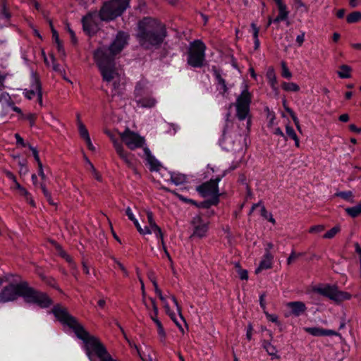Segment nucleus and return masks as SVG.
Instances as JSON below:
<instances>
[{
	"label": "nucleus",
	"instance_id": "1",
	"mask_svg": "<svg viewBox=\"0 0 361 361\" xmlns=\"http://www.w3.org/2000/svg\"><path fill=\"white\" fill-rule=\"evenodd\" d=\"M52 313L62 324L71 329L76 336L84 342L90 361H119L112 357L99 338L90 335L78 319L68 312L67 308L56 305L53 307Z\"/></svg>",
	"mask_w": 361,
	"mask_h": 361
},
{
	"label": "nucleus",
	"instance_id": "2",
	"mask_svg": "<svg viewBox=\"0 0 361 361\" xmlns=\"http://www.w3.org/2000/svg\"><path fill=\"white\" fill-rule=\"evenodd\" d=\"M18 297H22L27 303L35 304L41 308L49 307L53 303L46 293L30 286L27 281L4 287L0 292V302L13 301Z\"/></svg>",
	"mask_w": 361,
	"mask_h": 361
},
{
	"label": "nucleus",
	"instance_id": "3",
	"mask_svg": "<svg viewBox=\"0 0 361 361\" xmlns=\"http://www.w3.org/2000/svg\"><path fill=\"white\" fill-rule=\"evenodd\" d=\"M166 36L165 26L151 18H144L137 24L136 38L145 49L159 48Z\"/></svg>",
	"mask_w": 361,
	"mask_h": 361
},
{
	"label": "nucleus",
	"instance_id": "4",
	"mask_svg": "<svg viewBox=\"0 0 361 361\" xmlns=\"http://www.w3.org/2000/svg\"><path fill=\"white\" fill-rule=\"evenodd\" d=\"M107 51L104 47H98L94 51L93 59L100 71L102 80L108 83L114 82L115 92L112 96H114L119 92L118 87L120 75L116 68L115 59L112 56H108Z\"/></svg>",
	"mask_w": 361,
	"mask_h": 361
},
{
	"label": "nucleus",
	"instance_id": "5",
	"mask_svg": "<svg viewBox=\"0 0 361 361\" xmlns=\"http://www.w3.org/2000/svg\"><path fill=\"white\" fill-rule=\"evenodd\" d=\"M130 0H111L104 4L99 12L102 20H112L120 16L129 5Z\"/></svg>",
	"mask_w": 361,
	"mask_h": 361
},
{
	"label": "nucleus",
	"instance_id": "6",
	"mask_svg": "<svg viewBox=\"0 0 361 361\" xmlns=\"http://www.w3.org/2000/svg\"><path fill=\"white\" fill-rule=\"evenodd\" d=\"M206 46L201 40H195L190 44L187 63L192 68H202L205 61Z\"/></svg>",
	"mask_w": 361,
	"mask_h": 361
},
{
	"label": "nucleus",
	"instance_id": "7",
	"mask_svg": "<svg viewBox=\"0 0 361 361\" xmlns=\"http://www.w3.org/2000/svg\"><path fill=\"white\" fill-rule=\"evenodd\" d=\"M312 290L314 293L326 297L336 302H340L351 298V295L350 293L339 290L338 287L336 286H331L329 284L319 285L318 286L313 287Z\"/></svg>",
	"mask_w": 361,
	"mask_h": 361
},
{
	"label": "nucleus",
	"instance_id": "8",
	"mask_svg": "<svg viewBox=\"0 0 361 361\" xmlns=\"http://www.w3.org/2000/svg\"><path fill=\"white\" fill-rule=\"evenodd\" d=\"M251 102L252 94L247 88H245L237 97L235 104H229V109L234 105L236 109V117L240 121H243L249 116Z\"/></svg>",
	"mask_w": 361,
	"mask_h": 361
},
{
	"label": "nucleus",
	"instance_id": "9",
	"mask_svg": "<svg viewBox=\"0 0 361 361\" xmlns=\"http://www.w3.org/2000/svg\"><path fill=\"white\" fill-rule=\"evenodd\" d=\"M224 176V174L218 176L214 179H210L209 181L203 183L197 187V191L203 197L219 200L221 194L219 193L218 183Z\"/></svg>",
	"mask_w": 361,
	"mask_h": 361
},
{
	"label": "nucleus",
	"instance_id": "10",
	"mask_svg": "<svg viewBox=\"0 0 361 361\" xmlns=\"http://www.w3.org/2000/svg\"><path fill=\"white\" fill-rule=\"evenodd\" d=\"M122 141L131 150L141 148L145 145V139L138 133L126 128L120 134Z\"/></svg>",
	"mask_w": 361,
	"mask_h": 361
},
{
	"label": "nucleus",
	"instance_id": "11",
	"mask_svg": "<svg viewBox=\"0 0 361 361\" xmlns=\"http://www.w3.org/2000/svg\"><path fill=\"white\" fill-rule=\"evenodd\" d=\"M129 35L125 32L120 31L117 33L115 39L109 47H104L107 51L108 56H115L119 54L123 48L128 44Z\"/></svg>",
	"mask_w": 361,
	"mask_h": 361
},
{
	"label": "nucleus",
	"instance_id": "12",
	"mask_svg": "<svg viewBox=\"0 0 361 361\" xmlns=\"http://www.w3.org/2000/svg\"><path fill=\"white\" fill-rule=\"evenodd\" d=\"M190 223L193 228L190 238H202L206 236L209 229V222L208 221L204 220L200 214H197L192 219Z\"/></svg>",
	"mask_w": 361,
	"mask_h": 361
},
{
	"label": "nucleus",
	"instance_id": "13",
	"mask_svg": "<svg viewBox=\"0 0 361 361\" xmlns=\"http://www.w3.org/2000/svg\"><path fill=\"white\" fill-rule=\"evenodd\" d=\"M97 16V13H90L82 19L83 30L89 35L95 34L99 29L96 21Z\"/></svg>",
	"mask_w": 361,
	"mask_h": 361
},
{
	"label": "nucleus",
	"instance_id": "14",
	"mask_svg": "<svg viewBox=\"0 0 361 361\" xmlns=\"http://www.w3.org/2000/svg\"><path fill=\"white\" fill-rule=\"evenodd\" d=\"M116 152L126 166L135 171L134 155L126 151L122 144H116Z\"/></svg>",
	"mask_w": 361,
	"mask_h": 361
},
{
	"label": "nucleus",
	"instance_id": "15",
	"mask_svg": "<svg viewBox=\"0 0 361 361\" xmlns=\"http://www.w3.org/2000/svg\"><path fill=\"white\" fill-rule=\"evenodd\" d=\"M42 90V85L39 81V78L36 74H32V82L30 89H25L24 90V96L27 99H32L34 96L39 94V92Z\"/></svg>",
	"mask_w": 361,
	"mask_h": 361
},
{
	"label": "nucleus",
	"instance_id": "16",
	"mask_svg": "<svg viewBox=\"0 0 361 361\" xmlns=\"http://www.w3.org/2000/svg\"><path fill=\"white\" fill-rule=\"evenodd\" d=\"M286 306L290 310V314L295 317L302 315L307 310L305 304L302 301L289 302L287 303Z\"/></svg>",
	"mask_w": 361,
	"mask_h": 361
},
{
	"label": "nucleus",
	"instance_id": "17",
	"mask_svg": "<svg viewBox=\"0 0 361 361\" xmlns=\"http://www.w3.org/2000/svg\"><path fill=\"white\" fill-rule=\"evenodd\" d=\"M305 331L314 336H337L338 334L331 329H325L320 327H307Z\"/></svg>",
	"mask_w": 361,
	"mask_h": 361
},
{
	"label": "nucleus",
	"instance_id": "18",
	"mask_svg": "<svg viewBox=\"0 0 361 361\" xmlns=\"http://www.w3.org/2000/svg\"><path fill=\"white\" fill-rule=\"evenodd\" d=\"M11 15L7 8L6 1H0V28L8 26L10 24Z\"/></svg>",
	"mask_w": 361,
	"mask_h": 361
},
{
	"label": "nucleus",
	"instance_id": "19",
	"mask_svg": "<svg viewBox=\"0 0 361 361\" xmlns=\"http://www.w3.org/2000/svg\"><path fill=\"white\" fill-rule=\"evenodd\" d=\"M215 80L217 85L221 87L220 93L224 95L228 90L225 79L222 77L221 71L217 69L216 66H212V68Z\"/></svg>",
	"mask_w": 361,
	"mask_h": 361
},
{
	"label": "nucleus",
	"instance_id": "20",
	"mask_svg": "<svg viewBox=\"0 0 361 361\" xmlns=\"http://www.w3.org/2000/svg\"><path fill=\"white\" fill-rule=\"evenodd\" d=\"M274 256L271 253L264 254L259 267L256 269L255 273L259 274L264 269H269L272 267Z\"/></svg>",
	"mask_w": 361,
	"mask_h": 361
},
{
	"label": "nucleus",
	"instance_id": "21",
	"mask_svg": "<svg viewBox=\"0 0 361 361\" xmlns=\"http://www.w3.org/2000/svg\"><path fill=\"white\" fill-rule=\"evenodd\" d=\"M266 77L273 91L277 95L279 94V88L277 87L276 75L273 68H269L267 72Z\"/></svg>",
	"mask_w": 361,
	"mask_h": 361
},
{
	"label": "nucleus",
	"instance_id": "22",
	"mask_svg": "<svg viewBox=\"0 0 361 361\" xmlns=\"http://www.w3.org/2000/svg\"><path fill=\"white\" fill-rule=\"evenodd\" d=\"M144 154L146 157L147 163L150 165V171L158 170L160 166L159 162L152 154L150 150L147 147L143 149Z\"/></svg>",
	"mask_w": 361,
	"mask_h": 361
},
{
	"label": "nucleus",
	"instance_id": "23",
	"mask_svg": "<svg viewBox=\"0 0 361 361\" xmlns=\"http://www.w3.org/2000/svg\"><path fill=\"white\" fill-rule=\"evenodd\" d=\"M147 218L149 224V226L147 227H149L151 231V233H154L155 235L159 233L161 235V232H162V231L161 228L156 224L152 212L149 210L147 211Z\"/></svg>",
	"mask_w": 361,
	"mask_h": 361
},
{
	"label": "nucleus",
	"instance_id": "24",
	"mask_svg": "<svg viewBox=\"0 0 361 361\" xmlns=\"http://www.w3.org/2000/svg\"><path fill=\"white\" fill-rule=\"evenodd\" d=\"M262 347L267 354L271 357V359H280V356L277 353L278 350L276 348L272 345L270 341L264 340L262 341Z\"/></svg>",
	"mask_w": 361,
	"mask_h": 361
},
{
	"label": "nucleus",
	"instance_id": "25",
	"mask_svg": "<svg viewBox=\"0 0 361 361\" xmlns=\"http://www.w3.org/2000/svg\"><path fill=\"white\" fill-rule=\"evenodd\" d=\"M346 214L352 218H356L361 215V202L352 207L345 209Z\"/></svg>",
	"mask_w": 361,
	"mask_h": 361
},
{
	"label": "nucleus",
	"instance_id": "26",
	"mask_svg": "<svg viewBox=\"0 0 361 361\" xmlns=\"http://www.w3.org/2000/svg\"><path fill=\"white\" fill-rule=\"evenodd\" d=\"M352 68L348 65H341L337 73L341 78H350L351 77Z\"/></svg>",
	"mask_w": 361,
	"mask_h": 361
},
{
	"label": "nucleus",
	"instance_id": "27",
	"mask_svg": "<svg viewBox=\"0 0 361 361\" xmlns=\"http://www.w3.org/2000/svg\"><path fill=\"white\" fill-rule=\"evenodd\" d=\"M171 181L176 185L186 182L187 178L184 174L173 173L170 174Z\"/></svg>",
	"mask_w": 361,
	"mask_h": 361
},
{
	"label": "nucleus",
	"instance_id": "28",
	"mask_svg": "<svg viewBox=\"0 0 361 361\" xmlns=\"http://www.w3.org/2000/svg\"><path fill=\"white\" fill-rule=\"evenodd\" d=\"M286 133L288 137L294 140L295 147H299L300 140L293 128L289 125H287L286 126Z\"/></svg>",
	"mask_w": 361,
	"mask_h": 361
},
{
	"label": "nucleus",
	"instance_id": "29",
	"mask_svg": "<svg viewBox=\"0 0 361 361\" xmlns=\"http://www.w3.org/2000/svg\"><path fill=\"white\" fill-rule=\"evenodd\" d=\"M281 87L286 92H298L300 87L295 82H283Z\"/></svg>",
	"mask_w": 361,
	"mask_h": 361
},
{
	"label": "nucleus",
	"instance_id": "30",
	"mask_svg": "<svg viewBox=\"0 0 361 361\" xmlns=\"http://www.w3.org/2000/svg\"><path fill=\"white\" fill-rule=\"evenodd\" d=\"M278 8L279 13L276 19L274 20L275 22L284 20L288 17V11H286V6L285 4L279 6Z\"/></svg>",
	"mask_w": 361,
	"mask_h": 361
},
{
	"label": "nucleus",
	"instance_id": "31",
	"mask_svg": "<svg viewBox=\"0 0 361 361\" xmlns=\"http://www.w3.org/2000/svg\"><path fill=\"white\" fill-rule=\"evenodd\" d=\"M361 20V12L353 11L348 15L346 20L348 23H355Z\"/></svg>",
	"mask_w": 361,
	"mask_h": 361
},
{
	"label": "nucleus",
	"instance_id": "32",
	"mask_svg": "<svg viewBox=\"0 0 361 361\" xmlns=\"http://www.w3.org/2000/svg\"><path fill=\"white\" fill-rule=\"evenodd\" d=\"M251 27L252 28V31H253V38H254V41H255L254 42H255V49L257 50L259 49V44H260L259 40L258 38L259 29V27H257L256 24L254 23H252L251 24Z\"/></svg>",
	"mask_w": 361,
	"mask_h": 361
},
{
	"label": "nucleus",
	"instance_id": "33",
	"mask_svg": "<svg viewBox=\"0 0 361 361\" xmlns=\"http://www.w3.org/2000/svg\"><path fill=\"white\" fill-rule=\"evenodd\" d=\"M219 202V200L216 199H209L207 200L203 201L200 202V204L197 203V205H195L197 207H202V208H209L212 205H217Z\"/></svg>",
	"mask_w": 361,
	"mask_h": 361
},
{
	"label": "nucleus",
	"instance_id": "34",
	"mask_svg": "<svg viewBox=\"0 0 361 361\" xmlns=\"http://www.w3.org/2000/svg\"><path fill=\"white\" fill-rule=\"evenodd\" d=\"M152 319L157 325L158 334H159L161 340V341L164 340L166 338V333H165V331L162 326L161 322L158 319V318Z\"/></svg>",
	"mask_w": 361,
	"mask_h": 361
},
{
	"label": "nucleus",
	"instance_id": "35",
	"mask_svg": "<svg viewBox=\"0 0 361 361\" xmlns=\"http://www.w3.org/2000/svg\"><path fill=\"white\" fill-rule=\"evenodd\" d=\"M341 231V226H336L328 231L323 236L324 238L331 239Z\"/></svg>",
	"mask_w": 361,
	"mask_h": 361
},
{
	"label": "nucleus",
	"instance_id": "36",
	"mask_svg": "<svg viewBox=\"0 0 361 361\" xmlns=\"http://www.w3.org/2000/svg\"><path fill=\"white\" fill-rule=\"evenodd\" d=\"M138 104L143 107H152L154 106L156 101L152 98H143L137 101Z\"/></svg>",
	"mask_w": 361,
	"mask_h": 361
},
{
	"label": "nucleus",
	"instance_id": "37",
	"mask_svg": "<svg viewBox=\"0 0 361 361\" xmlns=\"http://www.w3.org/2000/svg\"><path fill=\"white\" fill-rule=\"evenodd\" d=\"M78 127V131H79L80 135L81 136L82 138L85 140V139L90 137L88 130L82 121L79 122V126Z\"/></svg>",
	"mask_w": 361,
	"mask_h": 361
},
{
	"label": "nucleus",
	"instance_id": "38",
	"mask_svg": "<svg viewBox=\"0 0 361 361\" xmlns=\"http://www.w3.org/2000/svg\"><path fill=\"white\" fill-rule=\"evenodd\" d=\"M52 37L55 42L57 44V49L59 51H63V48L61 40L59 39V33L55 29H52Z\"/></svg>",
	"mask_w": 361,
	"mask_h": 361
},
{
	"label": "nucleus",
	"instance_id": "39",
	"mask_svg": "<svg viewBox=\"0 0 361 361\" xmlns=\"http://www.w3.org/2000/svg\"><path fill=\"white\" fill-rule=\"evenodd\" d=\"M57 250L59 251V255L63 257L66 262L71 264L73 263L72 257L65 251L63 250L61 246H57Z\"/></svg>",
	"mask_w": 361,
	"mask_h": 361
},
{
	"label": "nucleus",
	"instance_id": "40",
	"mask_svg": "<svg viewBox=\"0 0 361 361\" xmlns=\"http://www.w3.org/2000/svg\"><path fill=\"white\" fill-rule=\"evenodd\" d=\"M281 68H282V72H281L282 77L287 78V79L290 78L292 77V73L289 71L288 68L287 67L286 62H284V61L281 62Z\"/></svg>",
	"mask_w": 361,
	"mask_h": 361
},
{
	"label": "nucleus",
	"instance_id": "41",
	"mask_svg": "<svg viewBox=\"0 0 361 361\" xmlns=\"http://www.w3.org/2000/svg\"><path fill=\"white\" fill-rule=\"evenodd\" d=\"M134 225L135 226L137 231L141 234V235H146V234H151V231L150 229L149 228V227H145L144 228H142L141 227V226L140 225L138 221L135 222L134 223Z\"/></svg>",
	"mask_w": 361,
	"mask_h": 361
},
{
	"label": "nucleus",
	"instance_id": "42",
	"mask_svg": "<svg viewBox=\"0 0 361 361\" xmlns=\"http://www.w3.org/2000/svg\"><path fill=\"white\" fill-rule=\"evenodd\" d=\"M337 196L341 197L345 200L353 202V192L351 191L340 192L337 193Z\"/></svg>",
	"mask_w": 361,
	"mask_h": 361
},
{
	"label": "nucleus",
	"instance_id": "43",
	"mask_svg": "<svg viewBox=\"0 0 361 361\" xmlns=\"http://www.w3.org/2000/svg\"><path fill=\"white\" fill-rule=\"evenodd\" d=\"M24 118L28 121L30 126L31 127L34 126L35 124V121L37 119V115L35 114L30 113L25 116H24Z\"/></svg>",
	"mask_w": 361,
	"mask_h": 361
},
{
	"label": "nucleus",
	"instance_id": "44",
	"mask_svg": "<svg viewBox=\"0 0 361 361\" xmlns=\"http://www.w3.org/2000/svg\"><path fill=\"white\" fill-rule=\"evenodd\" d=\"M285 102L286 101H284L283 102V104H284V107H285V109L286 111L289 114V115L290 116L291 118L293 119L295 125H298V123H300L299 122V120L298 118V117L296 116L295 114L294 113V111L290 109L289 107H286L285 106Z\"/></svg>",
	"mask_w": 361,
	"mask_h": 361
},
{
	"label": "nucleus",
	"instance_id": "45",
	"mask_svg": "<svg viewBox=\"0 0 361 361\" xmlns=\"http://www.w3.org/2000/svg\"><path fill=\"white\" fill-rule=\"evenodd\" d=\"M28 147L32 151L33 157H34L35 161H37V165L42 164V163L40 161L38 151L37 150V149L31 145H28Z\"/></svg>",
	"mask_w": 361,
	"mask_h": 361
},
{
	"label": "nucleus",
	"instance_id": "46",
	"mask_svg": "<svg viewBox=\"0 0 361 361\" xmlns=\"http://www.w3.org/2000/svg\"><path fill=\"white\" fill-rule=\"evenodd\" d=\"M324 228H325V227L324 225H316V226H312L310 228L309 232L311 233H321L322 231H323L324 230Z\"/></svg>",
	"mask_w": 361,
	"mask_h": 361
},
{
	"label": "nucleus",
	"instance_id": "47",
	"mask_svg": "<svg viewBox=\"0 0 361 361\" xmlns=\"http://www.w3.org/2000/svg\"><path fill=\"white\" fill-rule=\"evenodd\" d=\"M170 298H171V300H173V302L174 305H176V309H177V311L178 312V314H179V315H180V318H181V319H182L183 322H185V319H184V318H183V315H182V314H181V307H180V306L178 305V301H177V300H176V297H175L174 295H170Z\"/></svg>",
	"mask_w": 361,
	"mask_h": 361
},
{
	"label": "nucleus",
	"instance_id": "48",
	"mask_svg": "<svg viewBox=\"0 0 361 361\" xmlns=\"http://www.w3.org/2000/svg\"><path fill=\"white\" fill-rule=\"evenodd\" d=\"M170 298H171V300H173V302L174 305H176V309H177V311L178 312V314H179V315H180V318H181V319H182L183 322H185V319H184V318H183V315H182V314H181V307H180V306L178 305V301H177V300H176V297H175L174 295H170Z\"/></svg>",
	"mask_w": 361,
	"mask_h": 361
},
{
	"label": "nucleus",
	"instance_id": "49",
	"mask_svg": "<svg viewBox=\"0 0 361 361\" xmlns=\"http://www.w3.org/2000/svg\"><path fill=\"white\" fill-rule=\"evenodd\" d=\"M105 133L109 137V138L111 139V140L113 142V145H114V148L116 149V144H122L121 142H120L118 139H116L115 137V135H114L113 133H111V131L109 130H105Z\"/></svg>",
	"mask_w": 361,
	"mask_h": 361
},
{
	"label": "nucleus",
	"instance_id": "50",
	"mask_svg": "<svg viewBox=\"0 0 361 361\" xmlns=\"http://www.w3.org/2000/svg\"><path fill=\"white\" fill-rule=\"evenodd\" d=\"M15 137L16 139L17 145H20L23 147H28V145H30V144L25 143L23 137H20V135L18 133L15 134Z\"/></svg>",
	"mask_w": 361,
	"mask_h": 361
},
{
	"label": "nucleus",
	"instance_id": "51",
	"mask_svg": "<svg viewBox=\"0 0 361 361\" xmlns=\"http://www.w3.org/2000/svg\"><path fill=\"white\" fill-rule=\"evenodd\" d=\"M150 300H151V302H152V309H153V312H155V316H152V315H150V318L151 319H156L157 318V315H158V307L157 305V303H156V301L153 298H150Z\"/></svg>",
	"mask_w": 361,
	"mask_h": 361
},
{
	"label": "nucleus",
	"instance_id": "52",
	"mask_svg": "<svg viewBox=\"0 0 361 361\" xmlns=\"http://www.w3.org/2000/svg\"><path fill=\"white\" fill-rule=\"evenodd\" d=\"M164 309L167 313V314L170 317V318L173 320L174 319H176V314L173 312H172L170 309V307H169V305L168 302H166V304L164 305Z\"/></svg>",
	"mask_w": 361,
	"mask_h": 361
},
{
	"label": "nucleus",
	"instance_id": "53",
	"mask_svg": "<svg viewBox=\"0 0 361 361\" xmlns=\"http://www.w3.org/2000/svg\"><path fill=\"white\" fill-rule=\"evenodd\" d=\"M164 309L167 313V314L170 317V318L173 320L174 319H176V314L173 312H172L170 309V307H169V305L168 302H166V304L164 305Z\"/></svg>",
	"mask_w": 361,
	"mask_h": 361
},
{
	"label": "nucleus",
	"instance_id": "54",
	"mask_svg": "<svg viewBox=\"0 0 361 361\" xmlns=\"http://www.w3.org/2000/svg\"><path fill=\"white\" fill-rule=\"evenodd\" d=\"M67 30H68V32H69V34L71 35V39L72 43L73 44H76L78 40H77L74 31L69 27L68 24H67Z\"/></svg>",
	"mask_w": 361,
	"mask_h": 361
},
{
	"label": "nucleus",
	"instance_id": "55",
	"mask_svg": "<svg viewBox=\"0 0 361 361\" xmlns=\"http://www.w3.org/2000/svg\"><path fill=\"white\" fill-rule=\"evenodd\" d=\"M177 196H178V197L179 198L180 200H181V201H183L184 202L190 203V204H193L195 206L197 205V202H195L193 200L186 198V197H183V195H178V194H177Z\"/></svg>",
	"mask_w": 361,
	"mask_h": 361
},
{
	"label": "nucleus",
	"instance_id": "56",
	"mask_svg": "<svg viewBox=\"0 0 361 361\" xmlns=\"http://www.w3.org/2000/svg\"><path fill=\"white\" fill-rule=\"evenodd\" d=\"M114 261L115 262V263H116V264L118 265L119 269L122 271V272L123 273V275L125 276H128V272L127 269L125 268V267L116 259L114 258Z\"/></svg>",
	"mask_w": 361,
	"mask_h": 361
},
{
	"label": "nucleus",
	"instance_id": "57",
	"mask_svg": "<svg viewBox=\"0 0 361 361\" xmlns=\"http://www.w3.org/2000/svg\"><path fill=\"white\" fill-rule=\"evenodd\" d=\"M239 277L241 280H247L248 279V273L245 269H239L238 271Z\"/></svg>",
	"mask_w": 361,
	"mask_h": 361
},
{
	"label": "nucleus",
	"instance_id": "58",
	"mask_svg": "<svg viewBox=\"0 0 361 361\" xmlns=\"http://www.w3.org/2000/svg\"><path fill=\"white\" fill-rule=\"evenodd\" d=\"M19 194L22 196H24L26 197L27 200L29 199L30 194L29 192L23 186H21L18 190Z\"/></svg>",
	"mask_w": 361,
	"mask_h": 361
},
{
	"label": "nucleus",
	"instance_id": "59",
	"mask_svg": "<svg viewBox=\"0 0 361 361\" xmlns=\"http://www.w3.org/2000/svg\"><path fill=\"white\" fill-rule=\"evenodd\" d=\"M305 41V32H301L300 35H298L296 37V42L298 44V46L300 47L303 44Z\"/></svg>",
	"mask_w": 361,
	"mask_h": 361
},
{
	"label": "nucleus",
	"instance_id": "60",
	"mask_svg": "<svg viewBox=\"0 0 361 361\" xmlns=\"http://www.w3.org/2000/svg\"><path fill=\"white\" fill-rule=\"evenodd\" d=\"M8 105L12 108V109L15 112L19 114H23L21 109L18 106H15L14 102L13 101L11 100L8 103Z\"/></svg>",
	"mask_w": 361,
	"mask_h": 361
},
{
	"label": "nucleus",
	"instance_id": "61",
	"mask_svg": "<svg viewBox=\"0 0 361 361\" xmlns=\"http://www.w3.org/2000/svg\"><path fill=\"white\" fill-rule=\"evenodd\" d=\"M300 255H296L294 252H292L287 259L288 264H290Z\"/></svg>",
	"mask_w": 361,
	"mask_h": 361
},
{
	"label": "nucleus",
	"instance_id": "62",
	"mask_svg": "<svg viewBox=\"0 0 361 361\" xmlns=\"http://www.w3.org/2000/svg\"><path fill=\"white\" fill-rule=\"evenodd\" d=\"M155 293L159 296L160 300L164 303V305L167 301L166 298L163 295L161 290L160 289H157Z\"/></svg>",
	"mask_w": 361,
	"mask_h": 361
},
{
	"label": "nucleus",
	"instance_id": "63",
	"mask_svg": "<svg viewBox=\"0 0 361 361\" xmlns=\"http://www.w3.org/2000/svg\"><path fill=\"white\" fill-rule=\"evenodd\" d=\"M2 172L10 180L14 179V177L16 176L11 171L7 169H3Z\"/></svg>",
	"mask_w": 361,
	"mask_h": 361
},
{
	"label": "nucleus",
	"instance_id": "64",
	"mask_svg": "<svg viewBox=\"0 0 361 361\" xmlns=\"http://www.w3.org/2000/svg\"><path fill=\"white\" fill-rule=\"evenodd\" d=\"M40 188H41L42 191V192H43V194H44L45 197H47V196H49L51 195V193L47 189L46 185L44 183H42L40 184Z\"/></svg>",
	"mask_w": 361,
	"mask_h": 361
}]
</instances>
